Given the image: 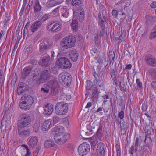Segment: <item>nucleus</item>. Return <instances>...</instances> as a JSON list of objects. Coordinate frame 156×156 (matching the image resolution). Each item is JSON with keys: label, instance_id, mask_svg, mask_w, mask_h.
Returning a JSON list of instances; mask_svg holds the SVG:
<instances>
[{"label": "nucleus", "instance_id": "6ab92c4d", "mask_svg": "<svg viewBox=\"0 0 156 156\" xmlns=\"http://www.w3.org/2000/svg\"><path fill=\"white\" fill-rule=\"evenodd\" d=\"M42 25V22L39 20L36 21L31 25L30 30L32 32L34 33L37 31L39 28Z\"/></svg>", "mask_w": 156, "mask_h": 156}, {"label": "nucleus", "instance_id": "aec40b11", "mask_svg": "<svg viewBox=\"0 0 156 156\" xmlns=\"http://www.w3.org/2000/svg\"><path fill=\"white\" fill-rule=\"evenodd\" d=\"M28 144L32 147H34L36 146L38 142V139L36 136H32L30 137Z\"/></svg>", "mask_w": 156, "mask_h": 156}, {"label": "nucleus", "instance_id": "c85d7f7f", "mask_svg": "<svg viewBox=\"0 0 156 156\" xmlns=\"http://www.w3.org/2000/svg\"><path fill=\"white\" fill-rule=\"evenodd\" d=\"M34 12L35 13H38L41 9V7L40 5L38 0H36L34 4Z\"/></svg>", "mask_w": 156, "mask_h": 156}, {"label": "nucleus", "instance_id": "39448f33", "mask_svg": "<svg viewBox=\"0 0 156 156\" xmlns=\"http://www.w3.org/2000/svg\"><path fill=\"white\" fill-rule=\"evenodd\" d=\"M70 134L66 133L55 134L54 139L55 142L59 145L63 144L70 138Z\"/></svg>", "mask_w": 156, "mask_h": 156}, {"label": "nucleus", "instance_id": "a19ab883", "mask_svg": "<svg viewBox=\"0 0 156 156\" xmlns=\"http://www.w3.org/2000/svg\"><path fill=\"white\" fill-rule=\"evenodd\" d=\"M123 121H120L119 122L121 128V130H125L127 128V127L126 124L123 120H122Z\"/></svg>", "mask_w": 156, "mask_h": 156}, {"label": "nucleus", "instance_id": "a18cd8bd", "mask_svg": "<svg viewBox=\"0 0 156 156\" xmlns=\"http://www.w3.org/2000/svg\"><path fill=\"white\" fill-rule=\"evenodd\" d=\"M50 15L48 14H44L40 19L41 21L44 22L47 20L49 19L50 18Z\"/></svg>", "mask_w": 156, "mask_h": 156}, {"label": "nucleus", "instance_id": "b1692460", "mask_svg": "<svg viewBox=\"0 0 156 156\" xmlns=\"http://www.w3.org/2000/svg\"><path fill=\"white\" fill-rule=\"evenodd\" d=\"M44 147L46 148L51 147L57 148V146L55 144L53 140H49L45 142Z\"/></svg>", "mask_w": 156, "mask_h": 156}, {"label": "nucleus", "instance_id": "774afa93", "mask_svg": "<svg viewBox=\"0 0 156 156\" xmlns=\"http://www.w3.org/2000/svg\"><path fill=\"white\" fill-rule=\"evenodd\" d=\"M22 146L23 147H24L26 149L27 153L31 154L30 151L29 149V148L27 145L23 144L22 145Z\"/></svg>", "mask_w": 156, "mask_h": 156}, {"label": "nucleus", "instance_id": "9d476101", "mask_svg": "<svg viewBox=\"0 0 156 156\" xmlns=\"http://www.w3.org/2000/svg\"><path fill=\"white\" fill-rule=\"evenodd\" d=\"M106 148L105 144L100 142L97 144V156H104Z\"/></svg>", "mask_w": 156, "mask_h": 156}, {"label": "nucleus", "instance_id": "79ce46f5", "mask_svg": "<svg viewBox=\"0 0 156 156\" xmlns=\"http://www.w3.org/2000/svg\"><path fill=\"white\" fill-rule=\"evenodd\" d=\"M149 74L153 76V78L156 79V69L152 68L149 71Z\"/></svg>", "mask_w": 156, "mask_h": 156}, {"label": "nucleus", "instance_id": "c9c22d12", "mask_svg": "<svg viewBox=\"0 0 156 156\" xmlns=\"http://www.w3.org/2000/svg\"><path fill=\"white\" fill-rule=\"evenodd\" d=\"M33 49L31 45H27L26 47L25 53L27 55H29L33 51Z\"/></svg>", "mask_w": 156, "mask_h": 156}, {"label": "nucleus", "instance_id": "412c9836", "mask_svg": "<svg viewBox=\"0 0 156 156\" xmlns=\"http://www.w3.org/2000/svg\"><path fill=\"white\" fill-rule=\"evenodd\" d=\"M19 106L21 109L25 110H29L31 107L30 105L27 103L24 100L20 101Z\"/></svg>", "mask_w": 156, "mask_h": 156}, {"label": "nucleus", "instance_id": "f257e3e1", "mask_svg": "<svg viewBox=\"0 0 156 156\" xmlns=\"http://www.w3.org/2000/svg\"><path fill=\"white\" fill-rule=\"evenodd\" d=\"M20 119L18 123V127L23 128L27 127L31 122V119L28 115L23 113L20 116Z\"/></svg>", "mask_w": 156, "mask_h": 156}, {"label": "nucleus", "instance_id": "2eb2a0df", "mask_svg": "<svg viewBox=\"0 0 156 156\" xmlns=\"http://www.w3.org/2000/svg\"><path fill=\"white\" fill-rule=\"evenodd\" d=\"M33 68L32 65L29 66L24 68L23 70L22 73V78L23 79H25L26 77L30 75L31 73L32 69Z\"/></svg>", "mask_w": 156, "mask_h": 156}, {"label": "nucleus", "instance_id": "c03bdc74", "mask_svg": "<svg viewBox=\"0 0 156 156\" xmlns=\"http://www.w3.org/2000/svg\"><path fill=\"white\" fill-rule=\"evenodd\" d=\"M87 86L86 89L87 90H90L93 85V83L90 80H87L86 81Z\"/></svg>", "mask_w": 156, "mask_h": 156}, {"label": "nucleus", "instance_id": "a211bd4d", "mask_svg": "<svg viewBox=\"0 0 156 156\" xmlns=\"http://www.w3.org/2000/svg\"><path fill=\"white\" fill-rule=\"evenodd\" d=\"M69 57L73 62L77 61L79 56L77 51L75 50L71 51L69 53Z\"/></svg>", "mask_w": 156, "mask_h": 156}, {"label": "nucleus", "instance_id": "4d7b16f0", "mask_svg": "<svg viewBox=\"0 0 156 156\" xmlns=\"http://www.w3.org/2000/svg\"><path fill=\"white\" fill-rule=\"evenodd\" d=\"M49 87L48 86L46 87H42L41 89V91H43L44 93H47L49 92Z\"/></svg>", "mask_w": 156, "mask_h": 156}, {"label": "nucleus", "instance_id": "72a5a7b5", "mask_svg": "<svg viewBox=\"0 0 156 156\" xmlns=\"http://www.w3.org/2000/svg\"><path fill=\"white\" fill-rule=\"evenodd\" d=\"M103 11H99L98 14V18L101 20L100 23H101L102 21H104L105 22V24H106L107 19L105 15L103 14Z\"/></svg>", "mask_w": 156, "mask_h": 156}, {"label": "nucleus", "instance_id": "bf43d9fd", "mask_svg": "<svg viewBox=\"0 0 156 156\" xmlns=\"http://www.w3.org/2000/svg\"><path fill=\"white\" fill-rule=\"evenodd\" d=\"M124 112L123 111H121L118 114V116L121 119L123 120L124 117Z\"/></svg>", "mask_w": 156, "mask_h": 156}, {"label": "nucleus", "instance_id": "8fccbe9b", "mask_svg": "<svg viewBox=\"0 0 156 156\" xmlns=\"http://www.w3.org/2000/svg\"><path fill=\"white\" fill-rule=\"evenodd\" d=\"M109 57L110 60L112 61L114 60L115 54L114 51H111L109 52Z\"/></svg>", "mask_w": 156, "mask_h": 156}, {"label": "nucleus", "instance_id": "473e14b6", "mask_svg": "<svg viewBox=\"0 0 156 156\" xmlns=\"http://www.w3.org/2000/svg\"><path fill=\"white\" fill-rule=\"evenodd\" d=\"M71 26L73 31H77L78 27L77 21L76 20H73L71 24Z\"/></svg>", "mask_w": 156, "mask_h": 156}, {"label": "nucleus", "instance_id": "6e6552de", "mask_svg": "<svg viewBox=\"0 0 156 156\" xmlns=\"http://www.w3.org/2000/svg\"><path fill=\"white\" fill-rule=\"evenodd\" d=\"M90 149V145L86 142L83 143L78 147V152L80 155L83 156L87 154Z\"/></svg>", "mask_w": 156, "mask_h": 156}, {"label": "nucleus", "instance_id": "4be33fe9", "mask_svg": "<svg viewBox=\"0 0 156 156\" xmlns=\"http://www.w3.org/2000/svg\"><path fill=\"white\" fill-rule=\"evenodd\" d=\"M40 41L42 42V43H44V44L45 45L46 47H47L49 48H50L52 45V41L51 39L49 38L43 39Z\"/></svg>", "mask_w": 156, "mask_h": 156}, {"label": "nucleus", "instance_id": "f03ea898", "mask_svg": "<svg viewBox=\"0 0 156 156\" xmlns=\"http://www.w3.org/2000/svg\"><path fill=\"white\" fill-rule=\"evenodd\" d=\"M71 75L67 72H63L59 75L58 79L60 83L65 87L69 86L71 82Z\"/></svg>", "mask_w": 156, "mask_h": 156}, {"label": "nucleus", "instance_id": "603ef678", "mask_svg": "<svg viewBox=\"0 0 156 156\" xmlns=\"http://www.w3.org/2000/svg\"><path fill=\"white\" fill-rule=\"evenodd\" d=\"M32 4L31 3H30V1H29V4L27 6L26 9L25 10L26 14H28L29 11L31 9Z\"/></svg>", "mask_w": 156, "mask_h": 156}, {"label": "nucleus", "instance_id": "cd10ccee", "mask_svg": "<svg viewBox=\"0 0 156 156\" xmlns=\"http://www.w3.org/2000/svg\"><path fill=\"white\" fill-rule=\"evenodd\" d=\"M58 3L55 0H48L46 5L48 8L52 7L59 5Z\"/></svg>", "mask_w": 156, "mask_h": 156}, {"label": "nucleus", "instance_id": "4c0bfd02", "mask_svg": "<svg viewBox=\"0 0 156 156\" xmlns=\"http://www.w3.org/2000/svg\"><path fill=\"white\" fill-rule=\"evenodd\" d=\"M83 3L82 0H72V5L75 6H79Z\"/></svg>", "mask_w": 156, "mask_h": 156}, {"label": "nucleus", "instance_id": "f8f14e48", "mask_svg": "<svg viewBox=\"0 0 156 156\" xmlns=\"http://www.w3.org/2000/svg\"><path fill=\"white\" fill-rule=\"evenodd\" d=\"M53 106L51 105L47 104L46 106L42 108L43 113L46 115H49L51 114L53 111Z\"/></svg>", "mask_w": 156, "mask_h": 156}, {"label": "nucleus", "instance_id": "0eeeda50", "mask_svg": "<svg viewBox=\"0 0 156 156\" xmlns=\"http://www.w3.org/2000/svg\"><path fill=\"white\" fill-rule=\"evenodd\" d=\"M51 76L49 70H44L40 73L37 81L39 84H42L49 80Z\"/></svg>", "mask_w": 156, "mask_h": 156}, {"label": "nucleus", "instance_id": "49530a36", "mask_svg": "<svg viewBox=\"0 0 156 156\" xmlns=\"http://www.w3.org/2000/svg\"><path fill=\"white\" fill-rule=\"evenodd\" d=\"M84 12L83 11L80 12L78 16V18L79 21L80 22H82L84 19Z\"/></svg>", "mask_w": 156, "mask_h": 156}, {"label": "nucleus", "instance_id": "1a4fd4ad", "mask_svg": "<svg viewBox=\"0 0 156 156\" xmlns=\"http://www.w3.org/2000/svg\"><path fill=\"white\" fill-rule=\"evenodd\" d=\"M48 31L52 32H58L61 29V26L59 23L58 22H50L48 25Z\"/></svg>", "mask_w": 156, "mask_h": 156}, {"label": "nucleus", "instance_id": "09e8293b", "mask_svg": "<svg viewBox=\"0 0 156 156\" xmlns=\"http://www.w3.org/2000/svg\"><path fill=\"white\" fill-rule=\"evenodd\" d=\"M40 127V123L38 122L35 123L33 125V130L35 132H37L38 130Z\"/></svg>", "mask_w": 156, "mask_h": 156}, {"label": "nucleus", "instance_id": "4468645a", "mask_svg": "<svg viewBox=\"0 0 156 156\" xmlns=\"http://www.w3.org/2000/svg\"><path fill=\"white\" fill-rule=\"evenodd\" d=\"M144 59L147 64L152 66L156 65V59L152 55H146Z\"/></svg>", "mask_w": 156, "mask_h": 156}, {"label": "nucleus", "instance_id": "20e7f679", "mask_svg": "<svg viewBox=\"0 0 156 156\" xmlns=\"http://www.w3.org/2000/svg\"><path fill=\"white\" fill-rule=\"evenodd\" d=\"M67 103L63 102L57 103L55 106V112L56 114L64 115L66 114L68 110Z\"/></svg>", "mask_w": 156, "mask_h": 156}, {"label": "nucleus", "instance_id": "ea45409f", "mask_svg": "<svg viewBox=\"0 0 156 156\" xmlns=\"http://www.w3.org/2000/svg\"><path fill=\"white\" fill-rule=\"evenodd\" d=\"M60 6H58L53 10L51 13V14L53 16H56L59 14V11Z\"/></svg>", "mask_w": 156, "mask_h": 156}, {"label": "nucleus", "instance_id": "f704fd0d", "mask_svg": "<svg viewBox=\"0 0 156 156\" xmlns=\"http://www.w3.org/2000/svg\"><path fill=\"white\" fill-rule=\"evenodd\" d=\"M98 88L97 87H95L92 90V98L97 99L98 98Z\"/></svg>", "mask_w": 156, "mask_h": 156}, {"label": "nucleus", "instance_id": "e2e57ef3", "mask_svg": "<svg viewBox=\"0 0 156 156\" xmlns=\"http://www.w3.org/2000/svg\"><path fill=\"white\" fill-rule=\"evenodd\" d=\"M80 134L82 136H85V135H90V134H89L88 131H85L83 130L81 131Z\"/></svg>", "mask_w": 156, "mask_h": 156}, {"label": "nucleus", "instance_id": "a878e982", "mask_svg": "<svg viewBox=\"0 0 156 156\" xmlns=\"http://www.w3.org/2000/svg\"><path fill=\"white\" fill-rule=\"evenodd\" d=\"M64 130V128L61 126H58L53 128L51 130L52 133H55V134H59L63 133Z\"/></svg>", "mask_w": 156, "mask_h": 156}, {"label": "nucleus", "instance_id": "de8ad7c7", "mask_svg": "<svg viewBox=\"0 0 156 156\" xmlns=\"http://www.w3.org/2000/svg\"><path fill=\"white\" fill-rule=\"evenodd\" d=\"M102 127L100 126L96 133L97 136L99 139H100L102 137Z\"/></svg>", "mask_w": 156, "mask_h": 156}, {"label": "nucleus", "instance_id": "423d86ee", "mask_svg": "<svg viewBox=\"0 0 156 156\" xmlns=\"http://www.w3.org/2000/svg\"><path fill=\"white\" fill-rule=\"evenodd\" d=\"M56 63L61 68L65 69H69L72 66L71 63L69 60L65 57L59 58L57 60Z\"/></svg>", "mask_w": 156, "mask_h": 156}, {"label": "nucleus", "instance_id": "7ed1b4c3", "mask_svg": "<svg viewBox=\"0 0 156 156\" xmlns=\"http://www.w3.org/2000/svg\"><path fill=\"white\" fill-rule=\"evenodd\" d=\"M76 41L75 38L73 36H69L63 39L61 41L62 48L68 49L74 46Z\"/></svg>", "mask_w": 156, "mask_h": 156}, {"label": "nucleus", "instance_id": "0e129e2a", "mask_svg": "<svg viewBox=\"0 0 156 156\" xmlns=\"http://www.w3.org/2000/svg\"><path fill=\"white\" fill-rule=\"evenodd\" d=\"M53 119L54 123H58L59 120V118L57 116H54L53 117Z\"/></svg>", "mask_w": 156, "mask_h": 156}, {"label": "nucleus", "instance_id": "052dcab7", "mask_svg": "<svg viewBox=\"0 0 156 156\" xmlns=\"http://www.w3.org/2000/svg\"><path fill=\"white\" fill-rule=\"evenodd\" d=\"M103 58H104V60L101 61V60H100L101 62L102 63V64H104V65H105V66H106L108 64V62L106 61V58H105V55H103Z\"/></svg>", "mask_w": 156, "mask_h": 156}, {"label": "nucleus", "instance_id": "6e6d98bb", "mask_svg": "<svg viewBox=\"0 0 156 156\" xmlns=\"http://www.w3.org/2000/svg\"><path fill=\"white\" fill-rule=\"evenodd\" d=\"M139 138L137 137L136 138V141L135 142V151H136L138 150V147L139 146Z\"/></svg>", "mask_w": 156, "mask_h": 156}, {"label": "nucleus", "instance_id": "c756f323", "mask_svg": "<svg viewBox=\"0 0 156 156\" xmlns=\"http://www.w3.org/2000/svg\"><path fill=\"white\" fill-rule=\"evenodd\" d=\"M69 9L66 7L64 6L62 9V16L64 18H67L69 15Z\"/></svg>", "mask_w": 156, "mask_h": 156}, {"label": "nucleus", "instance_id": "680f3d73", "mask_svg": "<svg viewBox=\"0 0 156 156\" xmlns=\"http://www.w3.org/2000/svg\"><path fill=\"white\" fill-rule=\"evenodd\" d=\"M37 76L35 75H34L33 76L30 78V80L31 81H33L34 83H35L37 81Z\"/></svg>", "mask_w": 156, "mask_h": 156}, {"label": "nucleus", "instance_id": "e433bc0d", "mask_svg": "<svg viewBox=\"0 0 156 156\" xmlns=\"http://www.w3.org/2000/svg\"><path fill=\"white\" fill-rule=\"evenodd\" d=\"M90 53L95 57H98L100 53V52L98 51L97 49L95 48H93L92 49L90 50Z\"/></svg>", "mask_w": 156, "mask_h": 156}, {"label": "nucleus", "instance_id": "5701e85b", "mask_svg": "<svg viewBox=\"0 0 156 156\" xmlns=\"http://www.w3.org/2000/svg\"><path fill=\"white\" fill-rule=\"evenodd\" d=\"M146 18L147 19L146 23L148 25H152L156 20V17H155L146 16Z\"/></svg>", "mask_w": 156, "mask_h": 156}, {"label": "nucleus", "instance_id": "dca6fc26", "mask_svg": "<svg viewBox=\"0 0 156 156\" xmlns=\"http://www.w3.org/2000/svg\"><path fill=\"white\" fill-rule=\"evenodd\" d=\"M52 124L51 120H47L45 121L41 126L42 130L43 131L48 130L52 126Z\"/></svg>", "mask_w": 156, "mask_h": 156}, {"label": "nucleus", "instance_id": "338daca9", "mask_svg": "<svg viewBox=\"0 0 156 156\" xmlns=\"http://www.w3.org/2000/svg\"><path fill=\"white\" fill-rule=\"evenodd\" d=\"M136 83L137 84L138 87L139 88H141L142 87V83L140 81L139 79H137L136 80Z\"/></svg>", "mask_w": 156, "mask_h": 156}, {"label": "nucleus", "instance_id": "9b49d317", "mask_svg": "<svg viewBox=\"0 0 156 156\" xmlns=\"http://www.w3.org/2000/svg\"><path fill=\"white\" fill-rule=\"evenodd\" d=\"M50 63V57L48 55L42 58L41 59L39 62L40 65L45 67L48 66Z\"/></svg>", "mask_w": 156, "mask_h": 156}, {"label": "nucleus", "instance_id": "3c124183", "mask_svg": "<svg viewBox=\"0 0 156 156\" xmlns=\"http://www.w3.org/2000/svg\"><path fill=\"white\" fill-rule=\"evenodd\" d=\"M94 82L100 87H101L103 86V81L101 80H98L96 79L94 80Z\"/></svg>", "mask_w": 156, "mask_h": 156}, {"label": "nucleus", "instance_id": "37998d69", "mask_svg": "<svg viewBox=\"0 0 156 156\" xmlns=\"http://www.w3.org/2000/svg\"><path fill=\"white\" fill-rule=\"evenodd\" d=\"M116 148L117 152V156H120L121 155V151L120 143L118 142L116 145Z\"/></svg>", "mask_w": 156, "mask_h": 156}, {"label": "nucleus", "instance_id": "69168bd1", "mask_svg": "<svg viewBox=\"0 0 156 156\" xmlns=\"http://www.w3.org/2000/svg\"><path fill=\"white\" fill-rule=\"evenodd\" d=\"M26 5L23 4L22 7L21 8V11H20V16H22L23 14L25 8L26 7Z\"/></svg>", "mask_w": 156, "mask_h": 156}, {"label": "nucleus", "instance_id": "7c9ffc66", "mask_svg": "<svg viewBox=\"0 0 156 156\" xmlns=\"http://www.w3.org/2000/svg\"><path fill=\"white\" fill-rule=\"evenodd\" d=\"M48 86L50 88L59 87L58 82L55 80H52L48 82Z\"/></svg>", "mask_w": 156, "mask_h": 156}, {"label": "nucleus", "instance_id": "864d4df0", "mask_svg": "<svg viewBox=\"0 0 156 156\" xmlns=\"http://www.w3.org/2000/svg\"><path fill=\"white\" fill-rule=\"evenodd\" d=\"M87 129L88 131L89 132V134L90 135L92 134V127L91 125H88L87 126Z\"/></svg>", "mask_w": 156, "mask_h": 156}, {"label": "nucleus", "instance_id": "ddd939ff", "mask_svg": "<svg viewBox=\"0 0 156 156\" xmlns=\"http://www.w3.org/2000/svg\"><path fill=\"white\" fill-rule=\"evenodd\" d=\"M28 89V86L26 84L23 82H21L18 86L17 94L18 95H20Z\"/></svg>", "mask_w": 156, "mask_h": 156}, {"label": "nucleus", "instance_id": "58836bf2", "mask_svg": "<svg viewBox=\"0 0 156 156\" xmlns=\"http://www.w3.org/2000/svg\"><path fill=\"white\" fill-rule=\"evenodd\" d=\"M59 87L50 88V94L54 96L56 95L58 92V88Z\"/></svg>", "mask_w": 156, "mask_h": 156}, {"label": "nucleus", "instance_id": "2f4dec72", "mask_svg": "<svg viewBox=\"0 0 156 156\" xmlns=\"http://www.w3.org/2000/svg\"><path fill=\"white\" fill-rule=\"evenodd\" d=\"M40 44H39V51L40 53H46L47 51L49 48L46 47L45 45L40 41Z\"/></svg>", "mask_w": 156, "mask_h": 156}, {"label": "nucleus", "instance_id": "13d9d810", "mask_svg": "<svg viewBox=\"0 0 156 156\" xmlns=\"http://www.w3.org/2000/svg\"><path fill=\"white\" fill-rule=\"evenodd\" d=\"M97 143V140H91L90 141V144L92 148L94 149Z\"/></svg>", "mask_w": 156, "mask_h": 156}, {"label": "nucleus", "instance_id": "bb28decb", "mask_svg": "<svg viewBox=\"0 0 156 156\" xmlns=\"http://www.w3.org/2000/svg\"><path fill=\"white\" fill-rule=\"evenodd\" d=\"M105 22H104V21H102L101 23H100V25L101 27V30L100 32H98L97 35L98 36L99 34L100 37L103 36L105 31Z\"/></svg>", "mask_w": 156, "mask_h": 156}, {"label": "nucleus", "instance_id": "f3484780", "mask_svg": "<svg viewBox=\"0 0 156 156\" xmlns=\"http://www.w3.org/2000/svg\"><path fill=\"white\" fill-rule=\"evenodd\" d=\"M21 99L24 100L26 102L31 106L34 103L35 100L34 97L30 95H25L21 98Z\"/></svg>", "mask_w": 156, "mask_h": 156}, {"label": "nucleus", "instance_id": "5fc2aeb1", "mask_svg": "<svg viewBox=\"0 0 156 156\" xmlns=\"http://www.w3.org/2000/svg\"><path fill=\"white\" fill-rule=\"evenodd\" d=\"M98 35H96L94 37V41L95 42V44L96 46L99 47V44L100 43V41L98 39Z\"/></svg>", "mask_w": 156, "mask_h": 156}, {"label": "nucleus", "instance_id": "393cba45", "mask_svg": "<svg viewBox=\"0 0 156 156\" xmlns=\"http://www.w3.org/2000/svg\"><path fill=\"white\" fill-rule=\"evenodd\" d=\"M22 128H18V133L20 136H27L30 134V132L29 129L21 131Z\"/></svg>", "mask_w": 156, "mask_h": 156}]
</instances>
